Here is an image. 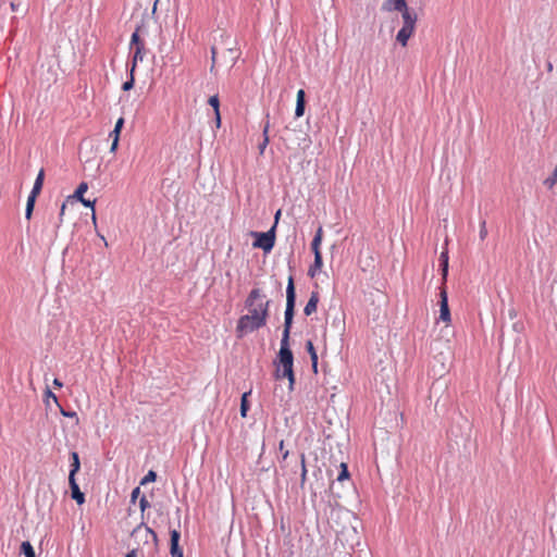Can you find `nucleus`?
I'll use <instances>...</instances> for the list:
<instances>
[{
    "label": "nucleus",
    "instance_id": "obj_1",
    "mask_svg": "<svg viewBox=\"0 0 557 557\" xmlns=\"http://www.w3.org/2000/svg\"><path fill=\"white\" fill-rule=\"evenodd\" d=\"M265 298V295L260 288H252L245 300V308L248 313L242 315L236 325L237 337L242 338L248 333H252L267 324L268 313L265 308L261 312L255 309V299Z\"/></svg>",
    "mask_w": 557,
    "mask_h": 557
},
{
    "label": "nucleus",
    "instance_id": "obj_2",
    "mask_svg": "<svg viewBox=\"0 0 557 557\" xmlns=\"http://www.w3.org/2000/svg\"><path fill=\"white\" fill-rule=\"evenodd\" d=\"M403 17V27L398 30L396 35V40L403 46L406 47L409 38L412 36L416 24H417V13L413 9L407 7L406 9L400 11Z\"/></svg>",
    "mask_w": 557,
    "mask_h": 557
},
{
    "label": "nucleus",
    "instance_id": "obj_3",
    "mask_svg": "<svg viewBox=\"0 0 557 557\" xmlns=\"http://www.w3.org/2000/svg\"><path fill=\"white\" fill-rule=\"evenodd\" d=\"M274 366L275 369H281V373L285 374H290L292 370H294V355L288 342H281Z\"/></svg>",
    "mask_w": 557,
    "mask_h": 557
},
{
    "label": "nucleus",
    "instance_id": "obj_4",
    "mask_svg": "<svg viewBox=\"0 0 557 557\" xmlns=\"http://www.w3.org/2000/svg\"><path fill=\"white\" fill-rule=\"evenodd\" d=\"M275 231H276V223H274L273 226L267 232L252 231L250 233V236H252L255 238L252 246L255 248L262 249L264 252H270L275 245V238H276Z\"/></svg>",
    "mask_w": 557,
    "mask_h": 557
},
{
    "label": "nucleus",
    "instance_id": "obj_5",
    "mask_svg": "<svg viewBox=\"0 0 557 557\" xmlns=\"http://www.w3.org/2000/svg\"><path fill=\"white\" fill-rule=\"evenodd\" d=\"M440 319L446 323L450 322L451 320L450 310L448 306V296L445 287H441L440 292Z\"/></svg>",
    "mask_w": 557,
    "mask_h": 557
},
{
    "label": "nucleus",
    "instance_id": "obj_6",
    "mask_svg": "<svg viewBox=\"0 0 557 557\" xmlns=\"http://www.w3.org/2000/svg\"><path fill=\"white\" fill-rule=\"evenodd\" d=\"M296 306V290L294 277L290 275L288 277L287 286H286V308L285 312H295Z\"/></svg>",
    "mask_w": 557,
    "mask_h": 557
},
{
    "label": "nucleus",
    "instance_id": "obj_7",
    "mask_svg": "<svg viewBox=\"0 0 557 557\" xmlns=\"http://www.w3.org/2000/svg\"><path fill=\"white\" fill-rule=\"evenodd\" d=\"M181 532L177 530L170 531V554L171 557H184L183 549L180 546Z\"/></svg>",
    "mask_w": 557,
    "mask_h": 557
},
{
    "label": "nucleus",
    "instance_id": "obj_8",
    "mask_svg": "<svg viewBox=\"0 0 557 557\" xmlns=\"http://www.w3.org/2000/svg\"><path fill=\"white\" fill-rule=\"evenodd\" d=\"M294 315H295V312H284V329H283L281 342L285 341V342L289 343L290 330L293 326Z\"/></svg>",
    "mask_w": 557,
    "mask_h": 557
},
{
    "label": "nucleus",
    "instance_id": "obj_9",
    "mask_svg": "<svg viewBox=\"0 0 557 557\" xmlns=\"http://www.w3.org/2000/svg\"><path fill=\"white\" fill-rule=\"evenodd\" d=\"M69 484H70V488H71L72 498L78 505L84 504L85 503V494L79 490L76 479H69Z\"/></svg>",
    "mask_w": 557,
    "mask_h": 557
},
{
    "label": "nucleus",
    "instance_id": "obj_10",
    "mask_svg": "<svg viewBox=\"0 0 557 557\" xmlns=\"http://www.w3.org/2000/svg\"><path fill=\"white\" fill-rule=\"evenodd\" d=\"M448 251L447 249H445L444 251L441 252L440 255V270H441V274H442V284L444 285L447 281V275H448Z\"/></svg>",
    "mask_w": 557,
    "mask_h": 557
},
{
    "label": "nucleus",
    "instance_id": "obj_11",
    "mask_svg": "<svg viewBox=\"0 0 557 557\" xmlns=\"http://www.w3.org/2000/svg\"><path fill=\"white\" fill-rule=\"evenodd\" d=\"M320 297L318 292H312L307 305L304 308L305 315L309 317L317 311Z\"/></svg>",
    "mask_w": 557,
    "mask_h": 557
},
{
    "label": "nucleus",
    "instance_id": "obj_12",
    "mask_svg": "<svg viewBox=\"0 0 557 557\" xmlns=\"http://www.w3.org/2000/svg\"><path fill=\"white\" fill-rule=\"evenodd\" d=\"M408 5H407V2L406 0H385L383 5H382V10L384 11H398L400 12L401 10L406 9Z\"/></svg>",
    "mask_w": 557,
    "mask_h": 557
},
{
    "label": "nucleus",
    "instance_id": "obj_13",
    "mask_svg": "<svg viewBox=\"0 0 557 557\" xmlns=\"http://www.w3.org/2000/svg\"><path fill=\"white\" fill-rule=\"evenodd\" d=\"M305 109H306V92L304 89H299L297 91L295 117L302 116L305 113Z\"/></svg>",
    "mask_w": 557,
    "mask_h": 557
},
{
    "label": "nucleus",
    "instance_id": "obj_14",
    "mask_svg": "<svg viewBox=\"0 0 557 557\" xmlns=\"http://www.w3.org/2000/svg\"><path fill=\"white\" fill-rule=\"evenodd\" d=\"M70 458H71V465H70L69 479H75L76 473L81 469L79 455L77 451H71Z\"/></svg>",
    "mask_w": 557,
    "mask_h": 557
},
{
    "label": "nucleus",
    "instance_id": "obj_15",
    "mask_svg": "<svg viewBox=\"0 0 557 557\" xmlns=\"http://www.w3.org/2000/svg\"><path fill=\"white\" fill-rule=\"evenodd\" d=\"M144 529L145 533H146V537L147 536H151L152 541L154 542V544H157L158 542V536H157V533L149 527H147L144 522H141L139 525H137L133 532H132V536H137L138 533Z\"/></svg>",
    "mask_w": 557,
    "mask_h": 557
},
{
    "label": "nucleus",
    "instance_id": "obj_16",
    "mask_svg": "<svg viewBox=\"0 0 557 557\" xmlns=\"http://www.w3.org/2000/svg\"><path fill=\"white\" fill-rule=\"evenodd\" d=\"M322 234H323V231H322V227L320 226L311 242V249H312V252L314 256H322L321 250H320V246L322 243Z\"/></svg>",
    "mask_w": 557,
    "mask_h": 557
},
{
    "label": "nucleus",
    "instance_id": "obj_17",
    "mask_svg": "<svg viewBox=\"0 0 557 557\" xmlns=\"http://www.w3.org/2000/svg\"><path fill=\"white\" fill-rule=\"evenodd\" d=\"M274 376H275L276 380H281V379H285L286 377L288 380V389L290 392L294 391V385H295V382H296L294 370H292L290 374H285V373H281V369L276 368L275 372H274Z\"/></svg>",
    "mask_w": 557,
    "mask_h": 557
},
{
    "label": "nucleus",
    "instance_id": "obj_18",
    "mask_svg": "<svg viewBox=\"0 0 557 557\" xmlns=\"http://www.w3.org/2000/svg\"><path fill=\"white\" fill-rule=\"evenodd\" d=\"M145 55V46L135 48L133 58H132V64H131V72L134 73L135 69L137 66L138 62H141L144 60Z\"/></svg>",
    "mask_w": 557,
    "mask_h": 557
},
{
    "label": "nucleus",
    "instance_id": "obj_19",
    "mask_svg": "<svg viewBox=\"0 0 557 557\" xmlns=\"http://www.w3.org/2000/svg\"><path fill=\"white\" fill-rule=\"evenodd\" d=\"M44 180H45V171H44V169H41L35 180L34 186H33L29 195L38 196L40 194V191L42 189V185H44Z\"/></svg>",
    "mask_w": 557,
    "mask_h": 557
},
{
    "label": "nucleus",
    "instance_id": "obj_20",
    "mask_svg": "<svg viewBox=\"0 0 557 557\" xmlns=\"http://www.w3.org/2000/svg\"><path fill=\"white\" fill-rule=\"evenodd\" d=\"M306 349L308 351V354L310 355V359H311V366H312V370L317 373V368H318V355H317V350L312 344L311 341H307L306 343Z\"/></svg>",
    "mask_w": 557,
    "mask_h": 557
},
{
    "label": "nucleus",
    "instance_id": "obj_21",
    "mask_svg": "<svg viewBox=\"0 0 557 557\" xmlns=\"http://www.w3.org/2000/svg\"><path fill=\"white\" fill-rule=\"evenodd\" d=\"M265 117H267V121L264 123L263 131H262L263 140H262V143L259 144V150H260L261 154L264 152V149L267 148V146L269 144V135H268L269 128H270L269 113H267Z\"/></svg>",
    "mask_w": 557,
    "mask_h": 557
},
{
    "label": "nucleus",
    "instance_id": "obj_22",
    "mask_svg": "<svg viewBox=\"0 0 557 557\" xmlns=\"http://www.w3.org/2000/svg\"><path fill=\"white\" fill-rule=\"evenodd\" d=\"M323 265V259L322 256H314L313 263L310 265L308 270V275L310 277H314L317 275V272L321 270Z\"/></svg>",
    "mask_w": 557,
    "mask_h": 557
},
{
    "label": "nucleus",
    "instance_id": "obj_23",
    "mask_svg": "<svg viewBox=\"0 0 557 557\" xmlns=\"http://www.w3.org/2000/svg\"><path fill=\"white\" fill-rule=\"evenodd\" d=\"M20 554H23L25 557H36L35 549L28 541L22 542Z\"/></svg>",
    "mask_w": 557,
    "mask_h": 557
},
{
    "label": "nucleus",
    "instance_id": "obj_24",
    "mask_svg": "<svg viewBox=\"0 0 557 557\" xmlns=\"http://www.w3.org/2000/svg\"><path fill=\"white\" fill-rule=\"evenodd\" d=\"M36 198H37V196H34V195H28V197H27V202H26V208H25V218L27 220L32 219V214H33V211L35 208Z\"/></svg>",
    "mask_w": 557,
    "mask_h": 557
},
{
    "label": "nucleus",
    "instance_id": "obj_25",
    "mask_svg": "<svg viewBox=\"0 0 557 557\" xmlns=\"http://www.w3.org/2000/svg\"><path fill=\"white\" fill-rule=\"evenodd\" d=\"M251 394V392H245L243 395H242V399H240V416L243 418H245L247 416V412L250 408V405H249V401H248V396Z\"/></svg>",
    "mask_w": 557,
    "mask_h": 557
},
{
    "label": "nucleus",
    "instance_id": "obj_26",
    "mask_svg": "<svg viewBox=\"0 0 557 557\" xmlns=\"http://www.w3.org/2000/svg\"><path fill=\"white\" fill-rule=\"evenodd\" d=\"M87 189H88V185H87V183L82 182V183L77 186V188H76V190L74 191L73 196H71L70 198H73V199H75V200H77V201H81L82 199H84V194L87 191Z\"/></svg>",
    "mask_w": 557,
    "mask_h": 557
},
{
    "label": "nucleus",
    "instance_id": "obj_27",
    "mask_svg": "<svg viewBox=\"0 0 557 557\" xmlns=\"http://www.w3.org/2000/svg\"><path fill=\"white\" fill-rule=\"evenodd\" d=\"M253 302H255V309L257 310V312H261L265 308V311L269 314L270 304H271L270 300H268L265 298H260V299H255Z\"/></svg>",
    "mask_w": 557,
    "mask_h": 557
},
{
    "label": "nucleus",
    "instance_id": "obj_28",
    "mask_svg": "<svg viewBox=\"0 0 557 557\" xmlns=\"http://www.w3.org/2000/svg\"><path fill=\"white\" fill-rule=\"evenodd\" d=\"M145 46L144 41L139 37V27L136 28V30L132 34L129 48H137Z\"/></svg>",
    "mask_w": 557,
    "mask_h": 557
},
{
    "label": "nucleus",
    "instance_id": "obj_29",
    "mask_svg": "<svg viewBox=\"0 0 557 557\" xmlns=\"http://www.w3.org/2000/svg\"><path fill=\"white\" fill-rule=\"evenodd\" d=\"M300 465H301V474H300V486L304 487L306 481H307V468H306V456L302 453L300 455Z\"/></svg>",
    "mask_w": 557,
    "mask_h": 557
},
{
    "label": "nucleus",
    "instance_id": "obj_30",
    "mask_svg": "<svg viewBox=\"0 0 557 557\" xmlns=\"http://www.w3.org/2000/svg\"><path fill=\"white\" fill-rule=\"evenodd\" d=\"M123 125H124V119H123V117H120V119L116 121L115 126H114L113 131L109 134V136H110L111 138L116 137V138H119V139H120V133H121V131H122V128H123Z\"/></svg>",
    "mask_w": 557,
    "mask_h": 557
},
{
    "label": "nucleus",
    "instance_id": "obj_31",
    "mask_svg": "<svg viewBox=\"0 0 557 557\" xmlns=\"http://www.w3.org/2000/svg\"><path fill=\"white\" fill-rule=\"evenodd\" d=\"M349 478H350V473L348 471V467H347V465L345 462H342L341 463V471H339L336 480L338 482H343L345 480H348Z\"/></svg>",
    "mask_w": 557,
    "mask_h": 557
},
{
    "label": "nucleus",
    "instance_id": "obj_32",
    "mask_svg": "<svg viewBox=\"0 0 557 557\" xmlns=\"http://www.w3.org/2000/svg\"><path fill=\"white\" fill-rule=\"evenodd\" d=\"M157 480V472L153 470H149L147 474L141 479L140 485H146L148 483H152Z\"/></svg>",
    "mask_w": 557,
    "mask_h": 557
},
{
    "label": "nucleus",
    "instance_id": "obj_33",
    "mask_svg": "<svg viewBox=\"0 0 557 557\" xmlns=\"http://www.w3.org/2000/svg\"><path fill=\"white\" fill-rule=\"evenodd\" d=\"M134 84H135L134 73H132V72L129 71V78H128L126 82H124V83H123V85H122V89H123L124 91H128V90L133 89Z\"/></svg>",
    "mask_w": 557,
    "mask_h": 557
},
{
    "label": "nucleus",
    "instance_id": "obj_34",
    "mask_svg": "<svg viewBox=\"0 0 557 557\" xmlns=\"http://www.w3.org/2000/svg\"><path fill=\"white\" fill-rule=\"evenodd\" d=\"M208 103L213 108L214 113L220 112V99L218 95L211 96Z\"/></svg>",
    "mask_w": 557,
    "mask_h": 557
},
{
    "label": "nucleus",
    "instance_id": "obj_35",
    "mask_svg": "<svg viewBox=\"0 0 557 557\" xmlns=\"http://www.w3.org/2000/svg\"><path fill=\"white\" fill-rule=\"evenodd\" d=\"M479 236H480L481 240H484L486 238V236H487V230H486V222H485V220H482L481 223H480Z\"/></svg>",
    "mask_w": 557,
    "mask_h": 557
},
{
    "label": "nucleus",
    "instance_id": "obj_36",
    "mask_svg": "<svg viewBox=\"0 0 557 557\" xmlns=\"http://www.w3.org/2000/svg\"><path fill=\"white\" fill-rule=\"evenodd\" d=\"M556 183H557V176H555V171H554L553 175L550 177H547L544 181V185L547 186V188H553Z\"/></svg>",
    "mask_w": 557,
    "mask_h": 557
},
{
    "label": "nucleus",
    "instance_id": "obj_37",
    "mask_svg": "<svg viewBox=\"0 0 557 557\" xmlns=\"http://www.w3.org/2000/svg\"><path fill=\"white\" fill-rule=\"evenodd\" d=\"M139 507L141 512H144L147 508L150 507V503L148 502L147 497L144 495L139 499Z\"/></svg>",
    "mask_w": 557,
    "mask_h": 557
},
{
    "label": "nucleus",
    "instance_id": "obj_38",
    "mask_svg": "<svg viewBox=\"0 0 557 557\" xmlns=\"http://www.w3.org/2000/svg\"><path fill=\"white\" fill-rule=\"evenodd\" d=\"M45 396H46L47 399L52 398L53 401L60 407L59 401H58V397L49 388L46 389Z\"/></svg>",
    "mask_w": 557,
    "mask_h": 557
},
{
    "label": "nucleus",
    "instance_id": "obj_39",
    "mask_svg": "<svg viewBox=\"0 0 557 557\" xmlns=\"http://www.w3.org/2000/svg\"><path fill=\"white\" fill-rule=\"evenodd\" d=\"M139 494H140V487H139V486L135 487V488L132 491V494H131V502H132L133 504H135V502H136V499L138 498Z\"/></svg>",
    "mask_w": 557,
    "mask_h": 557
},
{
    "label": "nucleus",
    "instance_id": "obj_40",
    "mask_svg": "<svg viewBox=\"0 0 557 557\" xmlns=\"http://www.w3.org/2000/svg\"><path fill=\"white\" fill-rule=\"evenodd\" d=\"M60 412L62 416L67 417V418H77V414L75 411L64 410L61 406H60Z\"/></svg>",
    "mask_w": 557,
    "mask_h": 557
},
{
    "label": "nucleus",
    "instance_id": "obj_41",
    "mask_svg": "<svg viewBox=\"0 0 557 557\" xmlns=\"http://www.w3.org/2000/svg\"><path fill=\"white\" fill-rule=\"evenodd\" d=\"M79 202L83 203L87 208H92L94 209L96 200H89V199L84 198Z\"/></svg>",
    "mask_w": 557,
    "mask_h": 557
},
{
    "label": "nucleus",
    "instance_id": "obj_42",
    "mask_svg": "<svg viewBox=\"0 0 557 557\" xmlns=\"http://www.w3.org/2000/svg\"><path fill=\"white\" fill-rule=\"evenodd\" d=\"M117 146H119V138H116V137L112 138V145H111L110 151L114 152L116 150Z\"/></svg>",
    "mask_w": 557,
    "mask_h": 557
},
{
    "label": "nucleus",
    "instance_id": "obj_43",
    "mask_svg": "<svg viewBox=\"0 0 557 557\" xmlns=\"http://www.w3.org/2000/svg\"><path fill=\"white\" fill-rule=\"evenodd\" d=\"M215 57H216V48L213 46L211 47V60H212V67L215 64Z\"/></svg>",
    "mask_w": 557,
    "mask_h": 557
},
{
    "label": "nucleus",
    "instance_id": "obj_44",
    "mask_svg": "<svg viewBox=\"0 0 557 557\" xmlns=\"http://www.w3.org/2000/svg\"><path fill=\"white\" fill-rule=\"evenodd\" d=\"M214 115H215L216 127H220V125H221V114H220V112H218V113H214Z\"/></svg>",
    "mask_w": 557,
    "mask_h": 557
},
{
    "label": "nucleus",
    "instance_id": "obj_45",
    "mask_svg": "<svg viewBox=\"0 0 557 557\" xmlns=\"http://www.w3.org/2000/svg\"><path fill=\"white\" fill-rule=\"evenodd\" d=\"M53 385L55 387H62L63 386V383L59 380V379H54L53 380Z\"/></svg>",
    "mask_w": 557,
    "mask_h": 557
},
{
    "label": "nucleus",
    "instance_id": "obj_46",
    "mask_svg": "<svg viewBox=\"0 0 557 557\" xmlns=\"http://www.w3.org/2000/svg\"><path fill=\"white\" fill-rule=\"evenodd\" d=\"M65 208H66V205H65V203H62L61 209H60V220H62V216H63V214H64V210H65Z\"/></svg>",
    "mask_w": 557,
    "mask_h": 557
},
{
    "label": "nucleus",
    "instance_id": "obj_47",
    "mask_svg": "<svg viewBox=\"0 0 557 557\" xmlns=\"http://www.w3.org/2000/svg\"><path fill=\"white\" fill-rule=\"evenodd\" d=\"M125 557H137V553L135 549L128 552Z\"/></svg>",
    "mask_w": 557,
    "mask_h": 557
},
{
    "label": "nucleus",
    "instance_id": "obj_48",
    "mask_svg": "<svg viewBox=\"0 0 557 557\" xmlns=\"http://www.w3.org/2000/svg\"><path fill=\"white\" fill-rule=\"evenodd\" d=\"M280 215H281V210H277V212L275 213V222L274 223L277 224Z\"/></svg>",
    "mask_w": 557,
    "mask_h": 557
},
{
    "label": "nucleus",
    "instance_id": "obj_49",
    "mask_svg": "<svg viewBox=\"0 0 557 557\" xmlns=\"http://www.w3.org/2000/svg\"><path fill=\"white\" fill-rule=\"evenodd\" d=\"M287 457H288V450H285V451L283 453L282 458H283V460H285Z\"/></svg>",
    "mask_w": 557,
    "mask_h": 557
},
{
    "label": "nucleus",
    "instance_id": "obj_50",
    "mask_svg": "<svg viewBox=\"0 0 557 557\" xmlns=\"http://www.w3.org/2000/svg\"><path fill=\"white\" fill-rule=\"evenodd\" d=\"M278 447H280L281 450H283V448H284V441L283 440L280 442Z\"/></svg>",
    "mask_w": 557,
    "mask_h": 557
},
{
    "label": "nucleus",
    "instance_id": "obj_51",
    "mask_svg": "<svg viewBox=\"0 0 557 557\" xmlns=\"http://www.w3.org/2000/svg\"><path fill=\"white\" fill-rule=\"evenodd\" d=\"M92 221H94V223H96V213H95V211H92Z\"/></svg>",
    "mask_w": 557,
    "mask_h": 557
},
{
    "label": "nucleus",
    "instance_id": "obj_52",
    "mask_svg": "<svg viewBox=\"0 0 557 557\" xmlns=\"http://www.w3.org/2000/svg\"><path fill=\"white\" fill-rule=\"evenodd\" d=\"M11 8H12L13 11L16 10V5L13 2L11 3Z\"/></svg>",
    "mask_w": 557,
    "mask_h": 557
},
{
    "label": "nucleus",
    "instance_id": "obj_53",
    "mask_svg": "<svg viewBox=\"0 0 557 557\" xmlns=\"http://www.w3.org/2000/svg\"><path fill=\"white\" fill-rule=\"evenodd\" d=\"M157 4H158V0H157V1H154V4H153V12L156 11Z\"/></svg>",
    "mask_w": 557,
    "mask_h": 557
}]
</instances>
